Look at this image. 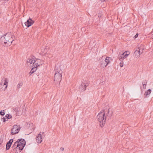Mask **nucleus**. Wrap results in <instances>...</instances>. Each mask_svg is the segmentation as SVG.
<instances>
[{
  "instance_id": "nucleus-14",
  "label": "nucleus",
  "mask_w": 153,
  "mask_h": 153,
  "mask_svg": "<svg viewBox=\"0 0 153 153\" xmlns=\"http://www.w3.org/2000/svg\"><path fill=\"white\" fill-rule=\"evenodd\" d=\"M3 85V87L4 85L5 86V89L7 88L8 85V79L7 78H5Z\"/></svg>"
},
{
  "instance_id": "nucleus-34",
  "label": "nucleus",
  "mask_w": 153,
  "mask_h": 153,
  "mask_svg": "<svg viewBox=\"0 0 153 153\" xmlns=\"http://www.w3.org/2000/svg\"><path fill=\"white\" fill-rule=\"evenodd\" d=\"M122 54H123V59H124L126 58H125V56L124 55L125 53H123Z\"/></svg>"
},
{
  "instance_id": "nucleus-22",
  "label": "nucleus",
  "mask_w": 153,
  "mask_h": 153,
  "mask_svg": "<svg viewBox=\"0 0 153 153\" xmlns=\"http://www.w3.org/2000/svg\"><path fill=\"white\" fill-rule=\"evenodd\" d=\"M4 117L7 119H10L12 117V116L9 114L6 115Z\"/></svg>"
},
{
  "instance_id": "nucleus-32",
  "label": "nucleus",
  "mask_w": 153,
  "mask_h": 153,
  "mask_svg": "<svg viewBox=\"0 0 153 153\" xmlns=\"http://www.w3.org/2000/svg\"><path fill=\"white\" fill-rule=\"evenodd\" d=\"M120 65L121 67H122L123 66V62L120 63Z\"/></svg>"
},
{
  "instance_id": "nucleus-35",
  "label": "nucleus",
  "mask_w": 153,
  "mask_h": 153,
  "mask_svg": "<svg viewBox=\"0 0 153 153\" xmlns=\"http://www.w3.org/2000/svg\"><path fill=\"white\" fill-rule=\"evenodd\" d=\"M60 149L62 150V151H63L64 150V148L62 147L60 148Z\"/></svg>"
},
{
  "instance_id": "nucleus-17",
  "label": "nucleus",
  "mask_w": 153,
  "mask_h": 153,
  "mask_svg": "<svg viewBox=\"0 0 153 153\" xmlns=\"http://www.w3.org/2000/svg\"><path fill=\"white\" fill-rule=\"evenodd\" d=\"M100 66L102 68H104L107 65V64L105 63V62L104 61H101L100 62Z\"/></svg>"
},
{
  "instance_id": "nucleus-36",
  "label": "nucleus",
  "mask_w": 153,
  "mask_h": 153,
  "mask_svg": "<svg viewBox=\"0 0 153 153\" xmlns=\"http://www.w3.org/2000/svg\"><path fill=\"white\" fill-rule=\"evenodd\" d=\"M102 2H103L104 1H105V0H100Z\"/></svg>"
},
{
  "instance_id": "nucleus-7",
  "label": "nucleus",
  "mask_w": 153,
  "mask_h": 153,
  "mask_svg": "<svg viewBox=\"0 0 153 153\" xmlns=\"http://www.w3.org/2000/svg\"><path fill=\"white\" fill-rule=\"evenodd\" d=\"M16 141L19 142L20 145V146L22 148V150H23L26 145V141L25 140L21 138L18 139Z\"/></svg>"
},
{
  "instance_id": "nucleus-26",
  "label": "nucleus",
  "mask_w": 153,
  "mask_h": 153,
  "mask_svg": "<svg viewBox=\"0 0 153 153\" xmlns=\"http://www.w3.org/2000/svg\"><path fill=\"white\" fill-rule=\"evenodd\" d=\"M4 110H1L0 112V115L1 116H4L5 114V112H4Z\"/></svg>"
},
{
  "instance_id": "nucleus-33",
  "label": "nucleus",
  "mask_w": 153,
  "mask_h": 153,
  "mask_svg": "<svg viewBox=\"0 0 153 153\" xmlns=\"http://www.w3.org/2000/svg\"><path fill=\"white\" fill-rule=\"evenodd\" d=\"M143 88L144 89H145L146 88V85L145 84H143Z\"/></svg>"
},
{
  "instance_id": "nucleus-11",
  "label": "nucleus",
  "mask_w": 153,
  "mask_h": 153,
  "mask_svg": "<svg viewBox=\"0 0 153 153\" xmlns=\"http://www.w3.org/2000/svg\"><path fill=\"white\" fill-rule=\"evenodd\" d=\"M13 141V139H11L6 144V150H8L9 149Z\"/></svg>"
},
{
  "instance_id": "nucleus-20",
  "label": "nucleus",
  "mask_w": 153,
  "mask_h": 153,
  "mask_svg": "<svg viewBox=\"0 0 153 153\" xmlns=\"http://www.w3.org/2000/svg\"><path fill=\"white\" fill-rule=\"evenodd\" d=\"M110 59V57H107L106 59H105L104 62H105V63L108 65L110 62L109 59Z\"/></svg>"
},
{
  "instance_id": "nucleus-28",
  "label": "nucleus",
  "mask_w": 153,
  "mask_h": 153,
  "mask_svg": "<svg viewBox=\"0 0 153 153\" xmlns=\"http://www.w3.org/2000/svg\"><path fill=\"white\" fill-rule=\"evenodd\" d=\"M6 118H5V117H3V118H1V119L2 120H3V122H5L6 121H7L8 120L7 119V120H6Z\"/></svg>"
},
{
  "instance_id": "nucleus-27",
  "label": "nucleus",
  "mask_w": 153,
  "mask_h": 153,
  "mask_svg": "<svg viewBox=\"0 0 153 153\" xmlns=\"http://www.w3.org/2000/svg\"><path fill=\"white\" fill-rule=\"evenodd\" d=\"M3 142V137H1L0 138V145H1Z\"/></svg>"
},
{
  "instance_id": "nucleus-8",
  "label": "nucleus",
  "mask_w": 153,
  "mask_h": 153,
  "mask_svg": "<svg viewBox=\"0 0 153 153\" xmlns=\"http://www.w3.org/2000/svg\"><path fill=\"white\" fill-rule=\"evenodd\" d=\"M44 132H40L36 137V141L38 143H40L42 140V137L44 136Z\"/></svg>"
},
{
  "instance_id": "nucleus-29",
  "label": "nucleus",
  "mask_w": 153,
  "mask_h": 153,
  "mask_svg": "<svg viewBox=\"0 0 153 153\" xmlns=\"http://www.w3.org/2000/svg\"><path fill=\"white\" fill-rule=\"evenodd\" d=\"M147 83V81L146 80H145L143 82L142 84H145V85H146Z\"/></svg>"
},
{
  "instance_id": "nucleus-37",
  "label": "nucleus",
  "mask_w": 153,
  "mask_h": 153,
  "mask_svg": "<svg viewBox=\"0 0 153 153\" xmlns=\"http://www.w3.org/2000/svg\"><path fill=\"white\" fill-rule=\"evenodd\" d=\"M8 0H3V1H8Z\"/></svg>"
},
{
  "instance_id": "nucleus-16",
  "label": "nucleus",
  "mask_w": 153,
  "mask_h": 153,
  "mask_svg": "<svg viewBox=\"0 0 153 153\" xmlns=\"http://www.w3.org/2000/svg\"><path fill=\"white\" fill-rule=\"evenodd\" d=\"M36 69L37 68H36V67H34L32 68L29 73V74H30V75H31L32 74H33L35 71H36Z\"/></svg>"
},
{
  "instance_id": "nucleus-13",
  "label": "nucleus",
  "mask_w": 153,
  "mask_h": 153,
  "mask_svg": "<svg viewBox=\"0 0 153 153\" xmlns=\"http://www.w3.org/2000/svg\"><path fill=\"white\" fill-rule=\"evenodd\" d=\"M35 59V57L33 55H31L30 56V58L27 59V62L30 63V64H32V63H33V62H34V60Z\"/></svg>"
},
{
  "instance_id": "nucleus-4",
  "label": "nucleus",
  "mask_w": 153,
  "mask_h": 153,
  "mask_svg": "<svg viewBox=\"0 0 153 153\" xmlns=\"http://www.w3.org/2000/svg\"><path fill=\"white\" fill-rule=\"evenodd\" d=\"M19 125H15L13 126V128L11 130V133L12 135H14L18 133L20 129Z\"/></svg>"
},
{
  "instance_id": "nucleus-12",
  "label": "nucleus",
  "mask_w": 153,
  "mask_h": 153,
  "mask_svg": "<svg viewBox=\"0 0 153 153\" xmlns=\"http://www.w3.org/2000/svg\"><path fill=\"white\" fill-rule=\"evenodd\" d=\"M41 62V60H40L36 58V59L34 60V62H33V65L34 67L37 68V66H39L42 64L41 63H39L40 62Z\"/></svg>"
},
{
  "instance_id": "nucleus-19",
  "label": "nucleus",
  "mask_w": 153,
  "mask_h": 153,
  "mask_svg": "<svg viewBox=\"0 0 153 153\" xmlns=\"http://www.w3.org/2000/svg\"><path fill=\"white\" fill-rule=\"evenodd\" d=\"M106 120H104L102 121H99L100 122V126L101 127H103L104 125L105 124Z\"/></svg>"
},
{
  "instance_id": "nucleus-6",
  "label": "nucleus",
  "mask_w": 153,
  "mask_h": 153,
  "mask_svg": "<svg viewBox=\"0 0 153 153\" xmlns=\"http://www.w3.org/2000/svg\"><path fill=\"white\" fill-rule=\"evenodd\" d=\"M103 111H101L98 114L97 117L98 119V120L99 121H102L104 120H106V118L104 115V114L103 113Z\"/></svg>"
},
{
  "instance_id": "nucleus-5",
  "label": "nucleus",
  "mask_w": 153,
  "mask_h": 153,
  "mask_svg": "<svg viewBox=\"0 0 153 153\" xmlns=\"http://www.w3.org/2000/svg\"><path fill=\"white\" fill-rule=\"evenodd\" d=\"M105 108L106 109H105L102 111H103V113L104 114V115L105 116H105L106 117V118L107 117L108 118H110L111 116V114H112V112H110L109 106H106Z\"/></svg>"
},
{
  "instance_id": "nucleus-10",
  "label": "nucleus",
  "mask_w": 153,
  "mask_h": 153,
  "mask_svg": "<svg viewBox=\"0 0 153 153\" xmlns=\"http://www.w3.org/2000/svg\"><path fill=\"white\" fill-rule=\"evenodd\" d=\"M34 22L33 20L30 18L27 20V22L25 23V25L27 27H29L31 26Z\"/></svg>"
},
{
  "instance_id": "nucleus-31",
  "label": "nucleus",
  "mask_w": 153,
  "mask_h": 153,
  "mask_svg": "<svg viewBox=\"0 0 153 153\" xmlns=\"http://www.w3.org/2000/svg\"><path fill=\"white\" fill-rule=\"evenodd\" d=\"M138 33H137L135 35V36H134V39H136V38H137L138 37Z\"/></svg>"
},
{
  "instance_id": "nucleus-23",
  "label": "nucleus",
  "mask_w": 153,
  "mask_h": 153,
  "mask_svg": "<svg viewBox=\"0 0 153 153\" xmlns=\"http://www.w3.org/2000/svg\"><path fill=\"white\" fill-rule=\"evenodd\" d=\"M23 85L22 83L21 82H19L17 86V88H19L22 86Z\"/></svg>"
},
{
  "instance_id": "nucleus-3",
  "label": "nucleus",
  "mask_w": 153,
  "mask_h": 153,
  "mask_svg": "<svg viewBox=\"0 0 153 153\" xmlns=\"http://www.w3.org/2000/svg\"><path fill=\"white\" fill-rule=\"evenodd\" d=\"M18 141H16L14 143L12 148H13V151L15 153H20L22 150L21 147Z\"/></svg>"
},
{
  "instance_id": "nucleus-1",
  "label": "nucleus",
  "mask_w": 153,
  "mask_h": 153,
  "mask_svg": "<svg viewBox=\"0 0 153 153\" xmlns=\"http://www.w3.org/2000/svg\"><path fill=\"white\" fill-rule=\"evenodd\" d=\"M13 41L11 32L7 33L0 39V43L4 46H9Z\"/></svg>"
},
{
  "instance_id": "nucleus-18",
  "label": "nucleus",
  "mask_w": 153,
  "mask_h": 153,
  "mask_svg": "<svg viewBox=\"0 0 153 153\" xmlns=\"http://www.w3.org/2000/svg\"><path fill=\"white\" fill-rule=\"evenodd\" d=\"M5 78H3L1 80L0 84V88H3V84H4V82Z\"/></svg>"
},
{
  "instance_id": "nucleus-30",
  "label": "nucleus",
  "mask_w": 153,
  "mask_h": 153,
  "mask_svg": "<svg viewBox=\"0 0 153 153\" xmlns=\"http://www.w3.org/2000/svg\"><path fill=\"white\" fill-rule=\"evenodd\" d=\"M135 51H136V52L137 53H141V54L142 53H140V49L139 48H138V50H136Z\"/></svg>"
},
{
  "instance_id": "nucleus-2",
  "label": "nucleus",
  "mask_w": 153,
  "mask_h": 153,
  "mask_svg": "<svg viewBox=\"0 0 153 153\" xmlns=\"http://www.w3.org/2000/svg\"><path fill=\"white\" fill-rule=\"evenodd\" d=\"M55 73L54 75V81L56 87H59L60 82L62 79V71L61 70L60 68H57L56 69L55 67Z\"/></svg>"
},
{
  "instance_id": "nucleus-9",
  "label": "nucleus",
  "mask_w": 153,
  "mask_h": 153,
  "mask_svg": "<svg viewBox=\"0 0 153 153\" xmlns=\"http://www.w3.org/2000/svg\"><path fill=\"white\" fill-rule=\"evenodd\" d=\"M88 85V83L82 82L81 85L79 87V89L80 91L83 92L85 91L86 89V88Z\"/></svg>"
},
{
  "instance_id": "nucleus-21",
  "label": "nucleus",
  "mask_w": 153,
  "mask_h": 153,
  "mask_svg": "<svg viewBox=\"0 0 153 153\" xmlns=\"http://www.w3.org/2000/svg\"><path fill=\"white\" fill-rule=\"evenodd\" d=\"M123 54H121L120 55L119 54L118 55V58L122 62H123Z\"/></svg>"
},
{
  "instance_id": "nucleus-25",
  "label": "nucleus",
  "mask_w": 153,
  "mask_h": 153,
  "mask_svg": "<svg viewBox=\"0 0 153 153\" xmlns=\"http://www.w3.org/2000/svg\"><path fill=\"white\" fill-rule=\"evenodd\" d=\"M125 53L124 55L125 56V58H126L129 55V53L128 51H126V53H125Z\"/></svg>"
},
{
  "instance_id": "nucleus-24",
  "label": "nucleus",
  "mask_w": 153,
  "mask_h": 153,
  "mask_svg": "<svg viewBox=\"0 0 153 153\" xmlns=\"http://www.w3.org/2000/svg\"><path fill=\"white\" fill-rule=\"evenodd\" d=\"M134 53L135 54L136 58L139 57L141 54V53H136L135 51L134 52Z\"/></svg>"
},
{
  "instance_id": "nucleus-15",
  "label": "nucleus",
  "mask_w": 153,
  "mask_h": 153,
  "mask_svg": "<svg viewBox=\"0 0 153 153\" xmlns=\"http://www.w3.org/2000/svg\"><path fill=\"white\" fill-rule=\"evenodd\" d=\"M152 90L151 89H149L146 91L144 93L145 97H147L148 95H149L151 93Z\"/></svg>"
}]
</instances>
